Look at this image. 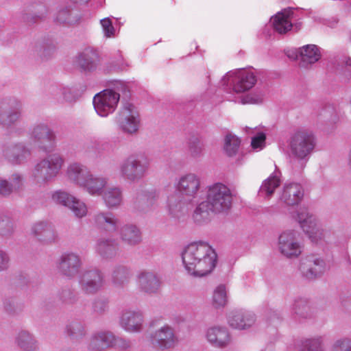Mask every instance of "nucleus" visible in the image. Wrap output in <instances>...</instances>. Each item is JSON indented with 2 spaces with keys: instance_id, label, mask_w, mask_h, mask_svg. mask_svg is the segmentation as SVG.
<instances>
[{
  "instance_id": "1",
  "label": "nucleus",
  "mask_w": 351,
  "mask_h": 351,
  "mask_svg": "<svg viewBox=\"0 0 351 351\" xmlns=\"http://www.w3.org/2000/svg\"><path fill=\"white\" fill-rule=\"evenodd\" d=\"M182 263L186 272L195 277L210 274L215 268L217 256L215 250L206 243L188 245L182 254Z\"/></svg>"
},
{
  "instance_id": "2",
  "label": "nucleus",
  "mask_w": 351,
  "mask_h": 351,
  "mask_svg": "<svg viewBox=\"0 0 351 351\" xmlns=\"http://www.w3.org/2000/svg\"><path fill=\"white\" fill-rule=\"evenodd\" d=\"M64 164V159L59 153H53L42 159L35 165L32 176L35 182L46 184L53 180Z\"/></svg>"
},
{
  "instance_id": "3",
  "label": "nucleus",
  "mask_w": 351,
  "mask_h": 351,
  "mask_svg": "<svg viewBox=\"0 0 351 351\" xmlns=\"http://www.w3.org/2000/svg\"><path fill=\"white\" fill-rule=\"evenodd\" d=\"M230 189L221 182H216L207 186L206 202L211 206V212L220 213L226 212L232 204Z\"/></svg>"
},
{
  "instance_id": "4",
  "label": "nucleus",
  "mask_w": 351,
  "mask_h": 351,
  "mask_svg": "<svg viewBox=\"0 0 351 351\" xmlns=\"http://www.w3.org/2000/svg\"><path fill=\"white\" fill-rule=\"evenodd\" d=\"M313 134L306 130L296 131L291 137L289 146L291 153L301 160H308L315 147Z\"/></svg>"
},
{
  "instance_id": "5",
  "label": "nucleus",
  "mask_w": 351,
  "mask_h": 351,
  "mask_svg": "<svg viewBox=\"0 0 351 351\" xmlns=\"http://www.w3.org/2000/svg\"><path fill=\"white\" fill-rule=\"evenodd\" d=\"M256 82V77L252 71L237 70L228 72L221 80L222 86L230 85L232 90L241 93L249 90Z\"/></svg>"
},
{
  "instance_id": "6",
  "label": "nucleus",
  "mask_w": 351,
  "mask_h": 351,
  "mask_svg": "<svg viewBox=\"0 0 351 351\" xmlns=\"http://www.w3.org/2000/svg\"><path fill=\"white\" fill-rule=\"evenodd\" d=\"M120 130L128 134H135L141 125L139 112L135 106L125 103L116 117Z\"/></svg>"
},
{
  "instance_id": "7",
  "label": "nucleus",
  "mask_w": 351,
  "mask_h": 351,
  "mask_svg": "<svg viewBox=\"0 0 351 351\" xmlns=\"http://www.w3.org/2000/svg\"><path fill=\"white\" fill-rule=\"evenodd\" d=\"M178 194L183 196L188 201L194 200L198 197L201 188V180L194 173H187L179 177L175 184Z\"/></svg>"
},
{
  "instance_id": "8",
  "label": "nucleus",
  "mask_w": 351,
  "mask_h": 351,
  "mask_svg": "<svg viewBox=\"0 0 351 351\" xmlns=\"http://www.w3.org/2000/svg\"><path fill=\"white\" fill-rule=\"evenodd\" d=\"M29 138L35 147L45 152H49L55 146L56 135L45 123L35 125L29 132Z\"/></svg>"
},
{
  "instance_id": "9",
  "label": "nucleus",
  "mask_w": 351,
  "mask_h": 351,
  "mask_svg": "<svg viewBox=\"0 0 351 351\" xmlns=\"http://www.w3.org/2000/svg\"><path fill=\"white\" fill-rule=\"evenodd\" d=\"M119 99L118 93L110 89L104 90L94 97V108L99 116L106 117L115 110Z\"/></svg>"
},
{
  "instance_id": "10",
  "label": "nucleus",
  "mask_w": 351,
  "mask_h": 351,
  "mask_svg": "<svg viewBox=\"0 0 351 351\" xmlns=\"http://www.w3.org/2000/svg\"><path fill=\"white\" fill-rule=\"evenodd\" d=\"M278 248L280 253L287 258H296L302 252V247L293 230L283 232L279 237Z\"/></svg>"
},
{
  "instance_id": "11",
  "label": "nucleus",
  "mask_w": 351,
  "mask_h": 351,
  "mask_svg": "<svg viewBox=\"0 0 351 351\" xmlns=\"http://www.w3.org/2000/svg\"><path fill=\"white\" fill-rule=\"evenodd\" d=\"M298 10L288 8L277 12L271 18L270 23L274 29L280 34L290 31L293 23L297 20Z\"/></svg>"
},
{
  "instance_id": "12",
  "label": "nucleus",
  "mask_w": 351,
  "mask_h": 351,
  "mask_svg": "<svg viewBox=\"0 0 351 351\" xmlns=\"http://www.w3.org/2000/svg\"><path fill=\"white\" fill-rule=\"evenodd\" d=\"M296 219L303 231L308 234L313 243H317L322 238L323 232L319 226L316 218L306 210L298 213Z\"/></svg>"
},
{
  "instance_id": "13",
  "label": "nucleus",
  "mask_w": 351,
  "mask_h": 351,
  "mask_svg": "<svg viewBox=\"0 0 351 351\" xmlns=\"http://www.w3.org/2000/svg\"><path fill=\"white\" fill-rule=\"evenodd\" d=\"M104 277L98 269L85 271L80 278L81 289L87 294H93L97 292L104 285Z\"/></svg>"
},
{
  "instance_id": "14",
  "label": "nucleus",
  "mask_w": 351,
  "mask_h": 351,
  "mask_svg": "<svg viewBox=\"0 0 351 351\" xmlns=\"http://www.w3.org/2000/svg\"><path fill=\"white\" fill-rule=\"evenodd\" d=\"M178 339L173 329L165 325L150 335L151 343L160 349H169L175 346Z\"/></svg>"
},
{
  "instance_id": "15",
  "label": "nucleus",
  "mask_w": 351,
  "mask_h": 351,
  "mask_svg": "<svg viewBox=\"0 0 351 351\" xmlns=\"http://www.w3.org/2000/svg\"><path fill=\"white\" fill-rule=\"evenodd\" d=\"M193 203L178 193H173L168 196L166 207L169 215L180 219L188 213Z\"/></svg>"
},
{
  "instance_id": "16",
  "label": "nucleus",
  "mask_w": 351,
  "mask_h": 351,
  "mask_svg": "<svg viewBox=\"0 0 351 351\" xmlns=\"http://www.w3.org/2000/svg\"><path fill=\"white\" fill-rule=\"evenodd\" d=\"M143 315L138 310H124L119 319L121 326L130 332H141L143 330Z\"/></svg>"
},
{
  "instance_id": "17",
  "label": "nucleus",
  "mask_w": 351,
  "mask_h": 351,
  "mask_svg": "<svg viewBox=\"0 0 351 351\" xmlns=\"http://www.w3.org/2000/svg\"><path fill=\"white\" fill-rule=\"evenodd\" d=\"M299 269L304 277L312 280L324 271L325 264L322 259L311 255L300 261Z\"/></svg>"
},
{
  "instance_id": "18",
  "label": "nucleus",
  "mask_w": 351,
  "mask_h": 351,
  "mask_svg": "<svg viewBox=\"0 0 351 351\" xmlns=\"http://www.w3.org/2000/svg\"><path fill=\"white\" fill-rule=\"evenodd\" d=\"M92 223L99 230L114 232L118 230L119 220L111 212L99 211L93 215Z\"/></svg>"
},
{
  "instance_id": "19",
  "label": "nucleus",
  "mask_w": 351,
  "mask_h": 351,
  "mask_svg": "<svg viewBox=\"0 0 351 351\" xmlns=\"http://www.w3.org/2000/svg\"><path fill=\"white\" fill-rule=\"evenodd\" d=\"M304 196L301 184L297 182H286L280 193V201L287 206L298 204Z\"/></svg>"
},
{
  "instance_id": "20",
  "label": "nucleus",
  "mask_w": 351,
  "mask_h": 351,
  "mask_svg": "<svg viewBox=\"0 0 351 351\" xmlns=\"http://www.w3.org/2000/svg\"><path fill=\"white\" fill-rule=\"evenodd\" d=\"M80 266V258L74 253L63 254L57 263L59 272L67 277L75 276L78 273Z\"/></svg>"
},
{
  "instance_id": "21",
  "label": "nucleus",
  "mask_w": 351,
  "mask_h": 351,
  "mask_svg": "<svg viewBox=\"0 0 351 351\" xmlns=\"http://www.w3.org/2000/svg\"><path fill=\"white\" fill-rule=\"evenodd\" d=\"M256 319V315L252 312L239 310L230 314L228 324L232 328L245 330L252 327L255 324Z\"/></svg>"
},
{
  "instance_id": "22",
  "label": "nucleus",
  "mask_w": 351,
  "mask_h": 351,
  "mask_svg": "<svg viewBox=\"0 0 351 351\" xmlns=\"http://www.w3.org/2000/svg\"><path fill=\"white\" fill-rule=\"evenodd\" d=\"M206 340L214 347L223 348L230 343V335L226 327L213 326L207 329Z\"/></svg>"
},
{
  "instance_id": "23",
  "label": "nucleus",
  "mask_w": 351,
  "mask_h": 351,
  "mask_svg": "<svg viewBox=\"0 0 351 351\" xmlns=\"http://www.w3.org/2000/svg\"><path fill=\"white\" fill-rule=\"evenodd\" d=\"M116 337L108 330H100L95 332L90 340L88 350L90 351H101L106 348L114 346Z\"/></svg>"
},
{
  "instance_id": "24",
  "label": "nucleus",
  "mask_w": 351,
  "mask_h": 351,
  "mask_svg": "<svg viewBox=\"0 0 351 351\" xmlns=\"http://www.w3.org/2000/svg\"><path fill=\"white\" fill-rule=\"evenodd\" d=\"M31 234L43 243L53 242L57 234L51 223L47 221H38L34 223L31 228Z\"/></svg>"
},
{
  "instance_id": "25",
  "label": "nucleus",
  "mask_w": 351,
  "mask_h": 351,
  "mask_svg": "<svg viewBox=\"0 0 351 351\" xmlns=\"http://www.w3.org/2000/svg\"><path fill=\"white\" fill-rule=\"evenodd\" d=\"M90 171L79 162L70 163L66 170V177L71 182L82 187Z\"/></svg>"
},
{
  "instance_id": "26",
  "label": "nucleus",
  "mask_w": 351,
  "mask_h": 351,
  "mask_svg": "<svg viewBox=\"0 0 351 351\" xmlns=\"http://www.w3.org/2000/svg\"><path fill=\"white\" fill-rule=\"evenodd\" d=\"M138 283L140 289L147 293H155L160 287V281L158 276L149 271H143L139 273Z\"/></svg>"
},
{
  "instance_id": "27",
  "label": "nucleus",
  "mask_w": 351,
  "mask_h": 351,
  "mask_svg": "<svg viewBox=\"0 0 351 351\" xmlns=\"http://www.w3.org/2000/svg\"><path fill=\"white\" fill-rule=\"evenodd\" d=\"M95 252L103 258H112L117 256L118 244L116 240L111 237H101L95 245Z\"/></svg>"
},
{
  "instance_id": "28",
  "label": "nucleus",
  "mask_w": 351,
  "mask_h": 351,
  "mask_svg": "<svg viewBox=\"0 0 351 351\" xmlns=\"http://www.w3.org/2000/svg\"><path fill=\"white\" fill-rule=\"evenodd\" d=\"M4 155L12 163L21 164L30 158L31 152L23 144H16L7 147Z\"/></svg>"
},
{
  "instance_id": "29",
  "label": "nucleus",
  "mask_w": 351,
  "mask_h": 351,
  "mask_svg": "<svg viewBox=\"0 0 351 351\" xmlns=\"http://www.w3.org/2000/svg\"><path fill=\"white\" fill-rule=\"evenodd\" d=\"M108 180L103 176H95L89 173L82 188L91 195H101L108 185Z\"/></svg>"
},
{
  "instance_id": "30",
  "label": "nucleus",
  "mask_w": 351,
  "mask_h": 351,
  "mask_svg": "<svg viewBox=\"0 0 351 351\" xmlns=\"http://www.w3.org/2000/svg\"><path fill=\"white\" fill-rule=\"evenodd\" d=\"M128 162L136 172V176L139 180L142 179L149 168L150 162L148 157L143 153H134L126 158Z\"/></svg>"
},
{
  "instance_id": "31",
  "label": "nucleus",
  "mask_w": 351,
  "mask_h": 351,
  "mask_svg": "<svg viewBox=\"0 0 351 351\" xmlns=\"http://www.w3.org/2000/svg\"><path fill=\"white\" fill-rule=\"evenodd\" d=\"M119 235L122 241L130 245H136L141 241V232L134 224H125L119 229Z\"/></svg>"
},
{
  "instance_id": "32",
  "label": "nucleus",
  "mask_w": 351,
  "mask_h": 351,
  "mask_svg": "<svg viewBox=\"0 0 351 351\" xmlns=\"http://www.w3.org/2000/svg\"><path fill=\"white\" fill-rule=\"evenodd\" d=\"M98 58L97 51L91 47H88L78 55L77 62L84 71H92L97 67Z\"/></svg>"
},
{
  "instance_id": "33",
  "label": "nucleus",
  "mask_w": 351,
  "mask_h": 351,
  "mask_svg": "<svg viewBox=\"0 0 351 351\" xmlns=\"http://www.w3.org/2000/svg\"><path fill=\"white\" fill-rule=\"evenodd\" d=\"M321 58L319 47L315 45H306L300 47V66L308 67Z\"/></svg>"
},
{
  "instance_id": "34",
  "label": "nucleus",
  "mask_w": 351,
  "mask_h": 351,
  "mask_svg": "<svg viewBox=\"0 0 351 351\" xmlns=\"http://www.w3.org/2000/svg\"><path fill=\"white\" fill-rule=\"evenodd\" d=\"M14 342L22 351H36L38 348L37 340L27 330L19 332L15 337Z\"/></svg>"
},
{
  "instance_id": "35",
  "label": "nucleus",
  "mask_w": 351,
  "mask_h": 351,
  "mask_svg": "<svg viewBox=\"0 0 351 351\" xmlns=\"http://www.w3.org/2000/svg\"><path fill=\"white\" fill-rule=\"evenodd\" d=\"M101 195L105 204L109 208L119 206L123 200L122 191L117 186L108 188Z\"/></svg>"
},
{
  "instance_id": "36",
  "label": "nucleus",
  "mask_w": 351,
  "mask_h": 351,
  "mask_svg": "<svg viewBox=\"0 0 351 351\" xmlns=\"http://www.w3.org/2000/svg\"><path fill=\"white\" fill-rule=\"evenodd\" d=\"M160 193L156 189L144 192L140 197L143 201L141 209L144 212H149L156 209L158 206Z\"/></svg>"
},
{
  "instance_id": "37",
  "label": "nucleus",
  "mask_w": 351,
  "mask_h": 351,
  "mask_svg": "<svg viewBox=\"0 0 351 351\" xmlns=\"http://www.w3.org/2000/svg\"><path fill=\"white\" fill-rule=\"evenodd\" d=\"M131 276L130 269L123 265H119L114 268L112 274V280L116 286H123L127 284Z\"/></svg>"
},
{
  "instance_id": "38",
  "label": "nucleus",
  "mask_w": 351,
  "mask_h": 351,
  "mask_svg": "<svg viewBox=\"0 0 351 351\" xmlns=\"http://www.w3.org/2000/svg\"><path fill=\"white\" fill-rule=\"evenodd\" d=\"M281 173L280 171L275 170L266 180H265V197H270L281 183Z\"/></svg>"
},
{
  "instance_id": "39",
  "label": "nucleus",
  "mask_w": 351,
  "mask_h": 351,
  "mask_svg": "<svg viewBox=\"0 0 351 351\" xmlns=\"http://www.w3.org/2000/svg\"><path fill=\"white\" fill-rule=\"evenodd\" d=\"M211 211V206L206 201L199 203L195 208L193 219L197 223H202L209 219V212Z\"/></svg>"
},
{
  "instance_id": "40",
  "label": "nucleus",
  "mask_w": 351,
  "mask_h": 351,
  "mask_svg": "<svg viewBox=\"0 0 351 351\" xmlns=\"http://www.w3.org/2000/svg\"><path fill=\"white\" fill-rule=\"evenodd\" d=\"M241 141L235 135L229 134L225 137L224 142V151L226 154L229 156H234L240 147Z\"/></svg>"
},
{
  "instance_id": "41",
  "label": "nucleus",
  "mask_w": 351,
  "mask_h": 351,
  "mask_svg": "<svg viewBox=\"0 0 351 351\" xmlns=\"http://www.w3.org/2000/svg\"><path fill=\"white\" fill-rule=\"evenodd\" d=\"M120 175L125 180L134 182L138 180L136 172L125 158L119 166Z\"/></svg>"
},
{
  "instance_id": "42",
  "label": "nucleus",
  "mask_w": 351,
  "mask_h": 351,
  "mask_svg": "<svg viewBox=\"0 0 351 351\" xmlns=\"http://www.w3.org/2000/svg\"><path fill=\"white\" fill-rule=\"evenodd\" d=\"M213 304L215 307L224 306L227 303V293L224 285L218 286L213 293Z\"/></svg>"
},
{
  "instance_id": "43",
  "label": "nucleus",
  "mask_w": 351,
  "mask_h": 351,
  "mask_svg": "<svg viewBox=\"0 0 351 351\" xmlns=\"http://www.w3.org/2000/svg\"><path fill=\"white\" fill-rule=\"evenodd\" d=\"M68 208L78 218L86 216L88 212L86 204L75 197L73 198Z\"/></svg>"
},
{
  "instance_id": "44",
  "label": "nucleus",
  "mask_w": 351,
  "mask_h": 351,
  "mask_svg": "<svg viewBox=\"0 0 351 351\" xmlns=\"http://www.w3.org/2000/svg\"><path fill=\"white\" fill-rule=\"evenodd\" d=\"M322 337L306 339L302 341L300 351H320L322 350Z\"/></svg>"
},
{
  "instance_id": "45",
  "label": "nucleus",
  "mask_w": 351,
  "mask_h": 351,
  "mask_svg": "<svg viewBox=\"0 0 351 351\" xmlns=\"http://www.w3.org/2000/svg\"><path fill=\"white\" fill-rule=\"evenodd\" d=\"M71 6H61L58 10L55 20L60 23L69 24L73 22Z\"/></svg>"
},
{
  "instance_id": "46",
  "label": "nucleus",
  "mask_w": 351,
  "mask_h": 351,
  "mask_svg": "<svg viewBox=\"0 0 351 351\" xmlns=\"http://www.w3.org/2000/svg\"><path fill=\"white\" fill-rule=\"evenodd\" d=\"M75 197L62 191H57L52 194L53 201L64 206L69 207Z\"/></svg>"
},
{
  "instance_id": "47",
  "label": "nucleus",
  "mask_w": 351,
  "mask_h": 351,
  "mask_svg": "<svg viewBox=\"0 0 351 351\" xmlns=\"http://www.w3.org/2000/svg\"><path fill=\"white\" fill-rule=\"evenodd\" d=\"M67 335L73 337H82L85 335V327L80 322H75L66 326Z\"/></svg>"
},
{
  "instance_id": "48",
  "label": "nucleus",
  "mask_w": 351,
  "mask_h": 351,
  "mask_svg": "<svg viewBox=\"0 0 351 351\" xmlns=\"http://www.w3.org/2000/svg\"><path fill=\"white\" fill-rule=\"evenodd\" d=\"M292 311L295 315L306 318L309 311V306L306 300L300 299L295 301L292 306Z\"/></svg>"
},
{
  "instance_id": "49",
  "label": "nucleus",
  "mask_w": 351,
  "mask_h": 351,
  "mask_svg": "<svg viewBox=\"0 0 351 351\" xmlns=\"http://www.w3.org/2000/svg\"><path fill=\"white\" fill-rule=\"evenodd\" d=\"M331 351H351V339L341 337L333 343Z\"/></svg>"
},
{
  "instance_id": "50",
  "label": "nucleus",
  "mask_w": 351,
  "mask_h": 351,
  "mask_svg": "<svg viewBox=\"0 0 351 351\" xmlns=\"http://www.w3.org/2000/svg\"><path fill=\"white\" fill-rule=\"evenodd\" d=\"M13 226L10 219L6 216H0V234L6 235L12 231Z\"/></svg>"
},
{
  "instance_id": "51",
  "label": "nucleus",
  "mask_w": 351,
  "mask_h": 351,
  "mask_svg": "<svg viewBox=\"0 0 351 351\" xmlns=\"http://www.w3.org/2000/svg\"><path fill=\"white\" fill-rule=\"evenodd\" d=\"M104 35L107 38L114 36L115 29L110 19L106 18L100 21Z\"/></svg>"
},
{
  "instance_id": "52",
  "label": "nucleus",
  "mask_w": 351,
  "mask_h": 351,
  "mask_svg": "<svg viewBox=\"0 0 351 351\" xmlns=\"http://www.w3.org/2000/svg\"><path fill=\"white\" fill-rule=\"evenodd\" d=\"M263 144V131L258 129L257 135L252 138L251 146L254 149H261Z\"/></svg>"
},
{
  "instance_id": "53",
  "label": "nucleus",
  "mask_w": 351,
  "mask_h": 351,
  "mask_svg": "<svg viewBox=\"0 0 351 351\" xmlns=\"http://www.w3.org/2000/svg\"><path fill=\"white\" fill-rule=\"evenodd\" d=\"M204 150V145L199 142L193 143L189 147L190 154L193 157H199Z\"/></svg>"
},
{
  "instance_id": "54",
  "label": "nucleus",
  "mask_w": 351,
  "mask_h": 351,
  "mask_svg": "<svg viewBox=\"0 0 351 351\" xmlns=\"http://www.w3.org/2000/svg\"><path fill=\"white\" fill-rule=\"evenodd\" d=\"M263 101V95L260 93L258 94H250L245 97L242 102L243 104H260Z\"/></svg>"
},
{
  "instance_id": "55",
  "label": "nucleus",
  "mask_w": 351,
  "mask_h": 351,
  "mask_svg": "<svg viewBox=\"0 0 351 351\" xmlns=\"http://www.w3.org/2000/svg\"><path fill=\"white\" fill-rule=\"evenodd\" d=\"M10 258L8 254L0 250V271H4L9 267Z\"/></svg>"
},
{
  "instance_id": "56",
  "label": "nucleus",
  "mask_w": 351,
  "mask_h": 351,
  "mask_svg": "<svg viewBox=\"0 0 351 351\" xmlns=\"http://www.w3.org/2000/svg\"><path fill=\"white\" fill-rule=\"evenodd\" d=\"M12 192V188L5 180H0V195H9Z\"/></svg>"
},
{
  "instance_id": "57",
  "label": "nucleus",
  "mask_w": 351,
  "mask_h": 351,
  "mask_svg": "<svg viewBox=\"0 0 351 351\" xmlns=\"http://www.w3.org/2000/svg\"><path fill=\"white\" fill-rule=\"evenodd\" d=\"M119 350H125L130 347V343L129 341L124 339L121 337H117L114 341V346H113Z\"/></svg>"
},
{
  "instance_id": "58",
  "label": "nucleus",
  "mask_w": 351,
  "mask_h": 351,
  "mask_svg": "<svg viewBox=\"0 0 351 351\" xmlns=\"http://www.w3.org/2000/svg\"><path fill=\"white\" fill-rule=\"evenodd\" d=\"M22 183L23 178L20 175L16 173L12 176V184L10 186L12 188V191L19 189L22 186Z\"/></svg>"
},
{
  "instance_id": "59",
  "label": "nucleus",
  "mask_w": 351,
  "mask_h": 351,
  "mask_svg": "<svg viewBox=\"0 0 351 351\" xmlns=\"http://www.w3.org/2000/svg\"><path fill=\"white\" fill-rule=\"evenodd\" d=\"M285 53L287 57L291 60H296L298 58H300V48L287 49Z\"/></svg>"
},
{
  "instance_id": "60",
  "label": "nucleus",
  "mask_w": 351,
  "mask_h": 351,
  "mask_svg": "<svg viewBox=\"0 0 351 351\" xmlns=\"http://www.w3.org/2000/svg\"><path fill=\"white\" fill-rule=\"evenodd\" d=\"M94 311L96 312H103L106 308V303L102 300H98L94 304Z\"/></svg>"
},
{
  "instance_id": "61",
  "label": "nucleus",
  "mask_w": 351,
  "mask_h": 351,
  "mask_svg": "<svg viewBox=\"0 0 351 351\" xmlns=\"http://www.w3.org/2000/svg\"><path fill=\"white\" fill-rule=\"evenodd\" d=\"M58 92L62 95L63 99L65 101H71V90L69 88L64 87L58 89Z\"/></svg>"
},
{
  "instance_id": "62",
  "label": "nucleus",
  "mask_w": 351,
  "mask_h": 351,
  "mask_svg": "<svg viewBox=\"0 0 351 351\" xmlns=\"http://www.w3.org/2000/svg\"><path fill=\"white\" fill-rule=\"evenodd\" d=\"M3 306L8 313H12L14 311V302L12 300H5L3 302Z\"/></svg>"
},
{
  "instance_id": "63",
  "label": "nucleus",
  "mask_w": 351,
  "mask_h": 351,
  "mask_svg": "<svg viewBox=\"0 0 351 351\" xmlns=\"http://www.w3.org/2000/svg\"><path fill=\"white\" fill-rule=\"evenodd\" d=\"M90 0H75L76 2L88 3Z\"/></svg>"
},
{
  "instance_id": "64",
  "label": "nucleus",
  "mask_w": 351,
  "mask_h": 351,
  "mask_svg": "<svg viewBox=\"0 0 351 351\" xmlns=\"http://www.w3.org/2000/svg\"><path fill=\"white\" fill-rule=\"evenodd\" d=\"M346 64L351 66V59H349L348 61H346Z\"/></svg>"
}]
</instances>
